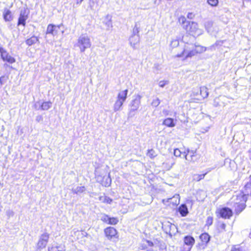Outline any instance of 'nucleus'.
<instances>
[{"mask_svg": "<svg viewBox=\"0 0 251 251\" xmlns=\"http://www.w3.org/2000/svg\"><path fill=\"white\" fill-rule=\"evenodd\" d=\"M248 198V195L243 192H239L236 195L233 196L230 200V205L235 207L237 212H241L246 206L245 203Z\"/></svg>", "mask_w": 251, "mask_h": 251, "instance_id": "obj_1", "label": "nucleus"}, {"mask_svg": "<svg viewBox=\"0 0 251 251\" xmlns=\"http://www.w3.org/2000/svg\"><path fill=\"white\" fill-rule=\"evenodd\" d=\"M206 50V48L201 46H196L195 49H192V45L188 44L185 45L183 51L177 54L176 56L178 57H184L185 58L191 57L197 53H201Z\"/></svg>", "mask_w": 251, "mask_h": 251, "instance_id": "obj_2", "label": "nucleus"}, {"mask_svg": "<svg viewBox=\"0 0 251 251\" xmlns=\"http://www.w3.org/2000/svg\"><path fill=\"white\" fill-rule=\"evenodd\" d=\"M75 46L78 47L81 52H83L91 47L90 37L87 34H82L78 38Z\"/></svg>", "mask_w": 251, "mask_h": 251, "instance_id": "obj_3", "label": "nucleus"}, {"mask_svg": "<svg viewBox=\"0 0 251 251\" xmlns=\"http://www.w3.org/2000/svg\"><path fill=\"white\" fill-rule=\"evenodd\" d=\"M128 90H121L118 93L117 99L113 105V110L114 111H117L121 109L124 102L126 101Z\"/></svg>", "mask_w": 251, "mask_h": 251, "instance_id": "obj_4", "label": "nucleus"}, {"mask_svg": "<svg viewBox=\"0 0 251 251\" xmlns=\"http://www.w3.org/2000/svg\"><path fill=\"white\" fill-rule=\"evenodd\" d=\"M184 27L187 32L194 37L199 36L203 33V30L200 28L198 23L194 22L188 23L187 25Z\"/></svg>", "mask_w": 251, "mask_h": 251, "instance_id": "obj_5", "label": "nucleus"}, {"mask_svg": "<svg viewBox=\"0 0 251 251\" xmlns=\"http://www.w3.org/2000/svg\"><path fill=\"white\" fill-rule=\"evenodd\" d=\"M96 178L97 181L100 183L102 185L105 187H108L111 183V179L110 176V174L107 176V174L104 171L99 173L98 171H96Z\"/></svg>", "mask_w": 251, "mask_h": 251, "instance_id": "obj_6", "label": "nucleus"}, {"mask_svg": "<svg viewBox=\"0 0 251 251\" xmlns=\"http://www.w3.org/2000/svg\"><path fill=\"white\" fill-rule=\"evenodd\" d=\"M139 32L138 23H136L133 28V34L130 36L129 39L131 46L134 49L137 48V45L139 44L140 41V37L138 35Z\"/></svg>", "mask_w": 251, "mask_h": 251, "instance_id": "obj_7", "label": "nucleus"}, {"mask_svg": "<svg viewBox=\"0 0 251 251\" xmlns=\"http://www.w3.org/2000/svg\"><path fill=\"white\" fill-rule=\"evenodd\" d=\"M50 238V234L47 232L41 234L39 238L38 241L36 245L37 250L45 249L48 243Z\"/></svg>", "mask_w": 251, "mask_h": 251, "instance_id": "obj_8", "label": "nucleus"}, {"mask_svg": "<svg viewBox=\"0 0 251 251\" xmlns=\"http://www.w3.org/2000/svg\"><path fill=\"white\" fill-rule=\"evenodd\" d=\"M29 10L24 8L21 10L20 16L18 19V25H23L24 26L25 25V21L28 18Z\"/></svg>", "mask_w": 251, "mask_h": 251, "instance_id": "obj_9", "label": "nucleus"}, {"mask_svg": "<svg viewBox=\"0 0 251 251\" xmlns=\"http://www.w3.org/2000/svg\"><path fill=\"white\" fill-rule=\"evenodd\" d=\"M219 215L224 219H229L232 215V211L229 208L224 207L218 210Z\"/></svg>", "mask_w": 251, "mask_h": 251, "instance_id": "obj_10", "label": "nucleus"}, {"mask_svg": "<svg viewBox=\"0 0 251 251\" xmlns=\"http://www.w3.org/2000/svg\"><path fill=\"white\" fill-rule=\"evenodd\" d=\"M0 53L1 54V57L3 61H6L11 64L15 62V58L10 55L6 51L1 47H0Z\"/></svg>", "mask_w": 251, "mask_h": 251, "instance_id": "obj_11", "label": "nucleus"}, {"mask_svg": "<svg viewBox=\"0 0 251 251\" xmlns=\"http://www.w3.org/2000/svg\"><path fill=\"white\" fill-rule=\"evenodd\" d=\"M183 157H184L189 162H194L197 159L196 153L193 151L188 150L187 153L184 152Z\"/></svg>", "mask_w": 251, "mask_h": 251, "instance_id": "obj_12", "label": "nucleus"}, {"mask_svg": "<svg viewBox=\"0 0 251 251\" xmlns=\"http://www.w3.org/2000/svg\"><path fill=\"white\" fill-rule=\"evenodd\" d=\"M60 25L50 24L48 25L46 34H51L53 36H56L60 29Z\"/></svg>", "mask_w": 251, "mask_h": 251, "instance_id": "obj_13", "label": "nucleus"}, {"mask_svg": "<svg viewBox=\"0 0 251 251\" xmlns=\"http://www.w3.org/2000/svg\"><path fill=\"white\" fill-rule=\"evenodd\" d=\"M184 242L185 245L188 246V247L183 251H190L195 243V239L193 237L190 236H186L184 238Z\"/></svg>", "mask_w": 251, "mask_h": 251, "instance_id": "obj_14", "label": "nucleus"}, {"mask_svg": "<svg viewBox=\"0 0 251 251\" xmlns=\"http://www.w3.org/2000/svg\"><path fill=\"white\" fill-rule=\"evenodd\" d=\"M141 97L140 95H137L131 101L130 106L132 110L135 111L138 109L141 103Z\"/></svg>", "mask_w": 251, "mask_h": 251, "instance_id": "obj_15", "label": "nucleus"}, {"mask_svg": "<svg viewBox=\"0 0 251 251\" xmlns=\"http://www.w3.org/2000/svg\"><path fill=\"white\" fill-rule=\"evenodd\" d=\"M105 234L106 237L109 239H112L113 237H116L117 232L116 229L113 227H109L105 229Z\"/></svg>", "mask_w": 251, "mask_h": 251, "instance_id": "obj_16", "label": "nucleus"}, {"mask_svg": "<svg viewBox=\"0 0 251 251\" xmlns=\"http://www.w3.org/2000/svg\"><path fill=\"white\" fill-rule=\"evenodd\" d=\"M2 16L5 22H10L13 20V16L11 11L7 8H5L2 12Z\"/></svg>", "mask_w": 251, "mask_h": 251, "instance_id": "obj_17", "label": "nucleus"}, {"mask_svg": "<svg viewBox=\"0 0 251 251\" xmlns=\"http://www.w3.org/2000/svg\"><path fill=\"white\" fill-rule=\"evenodd\" d=\"M153 246V243L149 240H145L142 244V249L146 250L148 251H152Z\"/></svg>", "mask_w": 251, "mask_h": 251, "instance_id": "obj_18", "label": "nucleus"}, {"mask_svg": "<svg viewBox=\"0 0 251 251\" xmlns=\"http://www.w3.org/2000/svg\"><path fill=\"white\" fill-rule=\"evenodd\" d=\"M103 23L105 25L106 29L107 30L110 29L113 27L111 17L109 15H107L105 17Z\"/></svg>", "mask_w": 251, "mask_h": 251, "instance_id": "obj_19", "label": "nucleus"}, {"mask_svg": "<svg viewBox=\"0 0 251 251\" xmlns=\"http://www.w3.org/2000/svg\"><path fill=\"white\" fill-rule=\"evenodd\" d=\"M162 124L163 125H164L169 127H173L176 126L175 120L171 118H167L165 119L163 121Z\"/></svg>", "mask_w": 251, "mask_h": 251, "instance_id": "obj_20", "label": "nucleus"}, {"mask_svg": "<svg viewBox=\"0 0 251 251\" xmlns=\"http://www.w3.org/2000/svg\"><path fill=\"white\" fill-rule=\"evenodd\" d=\"M74 235L76 236L77 239L85 237L87 235L86 232L84 231L76 230L73 231Z\"/></svg>", "mask_w": 251, "mask_h": 251, "instance_id": "obj_21", "label": "nucleus"}, {"mask_svg": "<svg viewBox=\"0 0 251 251\" xmlns=\"http://www.w3.org/2000/svg\"><path fill=\"white\" fill-rule=\"evenodd\" d=\"M179 212L182 216H185L188 213V208L186 205L182 204L178 209Z\"/></svg>", "mask_w": 251, "mask_h": 251, "instance_id": "obj_22", "label": "nucleus"}, {"mask_svg": "<svg viewBox=\"0 0 251 251\" xmlns=\"http://www.w3.org/2000/svg\"><path fill=\"white\" fill-rule=\"evenodd\" d=\"M39 41L38 38L35 36H32L31 38L27 39L25 41L26 44L28 46H31Z\"/></svg>", "mask_w": 251, "mask_h": 251, "instance_id": "obj_23", "label": "nucleus"}, {"mask_svg": "<svg viewBox=\"0 0 251 251\" xmlns=\"http://www.w3.org/2000/svg\"><path fill=\"white\" fill-rule=\"evenodd\" d=\"M200 238L202 242L206 244L209 241L210 237L207 233H204L201 235Z\"/></svg>", "mask_w": 251, "mask_h": 251, "instance_id": "obj_24", "label": "nucleus"}, {"mask_svg": "<svg viewBox=\"0 0 251 251\" xmlns=\"http://www.w3.org/2000/svg\"><path fill=\"white\" fill-rule=\"evenodd\" d=\"M200 94L201 97L204 99L208 97V89L205 86H202L200 88Z\"/></svg>", "mask_w": 251, "mask_h": 251, "instance_id": "obj_25", "label": "nucleus"}, {"mask_svg": "<svg viewBox=\"0 0 251 251\" xmlns=\"http://www.w3.org/2000/svg\"><path fill=\"white\" fill-rule=\"evenodd\" d=\"M178 22L179 24L182 26L183 28L185 29V26L187 25L188 23L191 22L186 20V18L184 16H181L178 18Z\"/></svg>", "mask_w": 251, "mask_h": 251, "instance_id": "obj_26", "label": "nucleus"}, {"mask_svg": "<svg viewBox=\"0 0 251 251\" xmlns=\"http://www.w3.org/2000/svg\"><path fill=\"white\" fill-rule=\"evenodd\" d=\"M204 26L205 29L208 32H210L211 31L212 27L213 26V22L211 21L207 20L204 23Z\"/></svg>", "mask_w": 251, "mask_h": 251, "instance_id": "obj_27", "label": "nucleus"}, {"mask_svg": "<svg viewBox=\"0 0 251 251\" xmlns=\"http://www.w3.org/2000/svg\"><path fill=\"white\" fill-rule=\"evenodd\" d=\"M169 200H171V202L174 205H177L179 203L180 197L178 194L175 195L172 198Z\"/></svg>", "mask_w": 251, "mask_h": 251, "instance_id": "obj_28", "label": "nucleus"}, {"mask_svg": "<svg viewBox=\"0 0 251 251\" xmlns=\"http://www.w3.org/2000/svg\"><path fill=\"white\" fill-rule=\"evenodd\" d=\"M99 200L102 202L109 204L112 201V200L111 199L105 195L100 196L99 197Z\"/></svg>", "mask_w": 251, "mask_h": 251, "instance_id": "obj_29", "label": "nucleus"}, {"mask_svg": "<svg viewBox=\"0 0 251 251\" xmlns=\"http://www.w3.org/2000/svg\"><path fill=\"white\" fill-rule=\"evenodd\" d=\"M179 46V40L177 39H172L170 43V48L172 50Z\"/></svg>", "mask_w": 251, "mask_h": 251, "instance_id": "obj_30", "label": "nucleus"}, {"mask_svg": "<svg viewBox=\"0 0 251 251\" xmlns=\"http://www.w3.org/2000/svg\"><path fill=\"white\" fill-rule=\"evenodd\" d=\"M51 106V103L50 101L44 102L40 106V108L43 110H47Z\"/></svg>", "mask_w": 251, "mask_h": 251, "instance_id": "obj_31", "label": "nucleus"}, {"mask_svg": "<svg viewBox=\"0 0 251 251\" xmlns=\"http://www.w3.org/2000/svg\"><path fill=\"white\" fill-rule=\"evenodd\" d=\"M48 250L49 251H64L65 247L60 246L52 247L51 248H49Z\"/></svg>", "mask_w": 251, "mask_h": 251, "instance_id": "obj_32", "label": "nucleus"}, {"mask_svg": "<svg viewBox=\"0 0 251 251\" xmlns=\"http://www.w3.org/2000/svg\"><path fill=\"white\" fill-rule=\"evenodd\" d=\"M205 174H195L193 176V180L196 181H199L203 178H204L205 176Z\"/></svg>", "mask_w": 251, "mask_h": 251, "instance_id": "obj_33", "label": "nucleus"}, {"mask_svg": "<svg viewBox=\"0 0 251 251\" xmlns=\"http://www.w3.org/2000/svg\"><path fill=\"white\" fill-rule=\"evenodd\" d=\"M85 190V188L84 186H78L75 189H73L72 191L74 193L78 194L84 192Z\"/></svg>", "mask_w": 251, "mask_h": 251, "instance_id": "obj_34", "label": "nucleus"}, {"mask_svg": "<svg viewBox=\"0 0 251 251\" xmlns=\"http://www.w3.org/2000/svg\"><path fill=\"white\" fill-rule=\"evenodd\" d=\"M118 221H119V220H118V218H114V217L110 218L109 217L108 224H110V225H115L118 223Z\"/></svg>", "mask_w": 251, "mask_h": 251, "instance_id": "obj_35", "label": "nucleus"}, {"mask_svg": "<svg viewBox=\"0 0 251 251\" xmlns=\"http://www.w3.org/2000/svg\"><path fill=\"white\" fill-rule=\"evenodd\" d=\"M226 225L224 223H219L218 225V230L220 232H223L226 230Z\"/></svg>", "mask_w": 251, "mask_h": 251, "instance_id": "obj_36", "label": "nucleus"}, {"mask_svg": "<svg viewBox=\"0 0 251 251\" xmlns=\"http://www.w3.org/2000/svg\"><path fill=\"white\" fill-rule=\"evenodd\" d=\"M183 152H181V151L178 149H176L174 150V155L176 157H181L183 156Z\"/></svg>", "mask_w": 251, "mask_h": 251, "instance_id": "obj_37", "label": "nucleus"}, {"mask_svg": "<svg viewBox=\"0 0 251 251\" xmlns=\"http://www.w3.org/2000/svg\"><path fill=\"white\" fill-rule=\"evenodd\" d=\"M207 3L212 6H216L219 3L218 0H207Z\"/></svg>", "mask_w": 251, "mask_h": 251, "instance_id": "obj_38", "label": "nucleus"}, {"mask_svg": "<svg viewBox=\"0 0 251 251\" xmlns=\"http://www.w3.org/2000/svg\"><path fill=\"white\" fill-rule=\"evenodd\" d=\"M160 103V100L158 98H156L153 100L151 104L154 107H157Z\"/></svg>", "mask_w": 251, "mask_h": 251, "instance_id": "obj_39", "label": "nucleus"}, {"mask_svg": "<svg viewBox=\"0 0 251 251\" xmlns=\"http://www.w3.org/2000/svg\"><path fill=\"white\" fill-rule=\"evenodd\" d=\"M213 223V218L211 216H208L207 218L206 221V226H211Z\"/></svg>", "mask_w": 251, "mask_h": 251, "instance_id": "obj_40", "label": "nucleus"}, {"mask_svg": "<svg viewBox=\"0 0 251 251\" xmlns=\"http://www.w3.org/2000/svg\"><path fill=\"white\" fill-rule=\"evenodd\" d=\"M109 217L105 214H103L101 215L100 217V219L104 222L108 223Z\"/></svg>", "mask_w": 251, "mask_h": 251, "instance_id": "obj_41", "label": "nucleus"}, {"mask_svg": "<svg viewBox=\"0 0 251 251\" xmlns=\"http://www.w3.org/2000/svg\"><path fill=\"white\" fill-rule=\"evenodd\" d=\"M168 83L169 81L168 80H161L159 82L158 85L159 87L163 88Z\"/></svg>", "mask_w": 251, "mask_h": 251, "instance_id": "obj_42", "label": "nucleus"}, {"mask_svg": "<svg viewBox=\"0 0 251 251\" xmlns=\"http://www.w3.org/2000/svg\"><path fill=\"white\" fill-rule=\"evenodd\" d=\"M95 1L94 0H91L89 2V6L92 10H94L95 8H97V6L95 5Z\"/></svg>", "mask_w": 251, "mask_h": 251, "instance_id": "obj_43", "label": "nucleus"}, {"mask_svg": "<svg viewBox=\"0 0 251 251\" xmlns=\"http://www.w3.org/2000/svg\"><path fill=\"white\" fill-rule=\"evenodd\" d=\"M245 188L246 189H251V176H250L249 181L247 182L246 184L245 185Z\"/></svg>", "mask_w": 251, "mask_h": 251, "instance_id": "obj_44", "label": "nucleus"}, {"mask_svg": "<svg viewBox=\"0 0 251 251\" xmlns=\"http://www.w3.org/2000/svg\"><path fill=\"white\" fill-rule=\"evenodd\" d=\"M154 151L153 150H149L147 155L151 158H153L155 156Z\"/></svg>", "mask_w": 251, "mask_h": 251, "instance_id": "obj_45", "label": "nucleus"}, {"mask_svg": "<svg viewBox=\"0 0 251 251\" xmlns=\"http://www.w3.org/2000/svg\"><path fill=\"white\" fill-rule=\"evenodd\" d=\"M162 113L165 116H172V114L171 113V112L167 109L163 110Z\"/></svg>", "mask_w": 251, "mask_h": 251, "instance_id": "obj_46", "label": "nucleus"}, {"mask_svg": "<svg viewBox=\"0 0 251 251\" xmlns=\"http://www.w3.org/2000/svg\"><path fill=\"white\" fill-rule=\"evenodd\" d=\"M231 251H243L239 247H233L232 248Z\"/></svg>", "mask_w": 251, "mask_h": 251, "instance_id": "obj_47", "label": "nucleus"}, {"mask_svg": "<svg viewBox=\"0 0 251 251\" xmlns=\"http://www.w3.org/2000/svg\"><path fill=\"white\" fill-rule=\"evenodd\" d=\"M187 17L188 19H192L194 17V14L193 13H188Z\"/></svg>", "mask_w": 251, "mask_h": 251, "instance_id": "obj_48", "label": "nucleus"}, {"mask_svg": "<svg viewBox=\"0 0 251 251\" xmlns=\"http://www.w3.org/2000/svg\"><path fill=\"white\" fill-rule=\"evenodd\" d=\"M40 103L39 102H36L34 105V108L36 109H39V108L38 107H39L40 108Z\"/></svg>", "mask_w": 251, "mask_h": 251, "instance_id": "obj_49", "label": "nucleus"}, {"mask_svg": "<svg viewBox=\"0 0 251 251\" xmlns=\"http://www.w3.org/2000/svg\"><path fill=\"white\" fill-rule=\"evenodd\" d=\"M5 77L4 76H2L0 77V84L1 85H2L3 84V80L4 79Z\"/></svg>", "mask_w": 251, "mask_h": 251, "instance_id": "obj_50", "label": "nucleus"}, {"mask_svg": "<svg viewBox=\"0 0 251 251\" xmlns=\"http://www.w3.org/2000/svg\"><path fill=\"white\" fill-rule=\"evenodd\" d=\"M83 1V0H76V3L77 4H80Z\"/></svg>", "mask_w": 251, "mask_h": 251, "instance_id": "obj_51", "label": "nucleus"}, {"mask_svg": "<svg viewBox=\"0 0 251 251\" xmlns=\"http://www.w3.org/2000/svg\"><path fill=\"white\" fill-rule=\"evenodd\" d=\"M13 212L12 211H9V212H8V215L9 216L13 215Z\"/></svg>", "mask_w": 251, "mask_h": 251, "instance_id": "obj_52", "label": "nucleus"}, {"mask_svg": "<svg viewBox=\"0 0 251 251\" xmlns=\"http://www.w3.org/2000/svg\"><path fill=\"white\" fill-rule=\"evenodd\" d=\"M38 120H39V118H38V117H37V119H36V120L38 121Z\"/></svg>", "mask_w": 251, "mask_h": 251, "instance_id": "obj_53", "label": "nucleus"}, {"mask_svg": "<svg viewBox=\"0 0 251 251\" xmlns=\"http://www.w3.org/2000/svg\"><path fill=\"white\" fill-rule=\"evenodd\" d=\"M38 120H39V118H38V117H37V119H36V120L38 121Z\"/></svg>", "mask_w": 251, "mask_h": 251, "instance_id": "obj_54", "label": "nucleus"}]
</instances>
